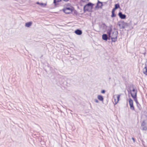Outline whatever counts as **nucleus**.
<instances>
[{"instance_id": "obj_33", "label": "nucleus", "mask_w": 147, "mask_h": 147, "mask_svg": "<svg viewBox=\"0 0 147 147\" xmlns=\"http://www.w3.org/2000/svg\"><path fill=\"white\" fill-rule=\"evenodd\" d=\"M109 79H111V78H109Z\"/></svg>"}, {"instance_id": "obj_8", "label": "nucleus", "mask_w": 147, "mask_h": 147, "mask_svg": "<svg viewBox=\"0 0 147 147\" xmlns=\"http://www.w3.org/2000/svg\"><path fill=\"white\" fill-rule=\"evenodd\" d=\"M112 26L110 25L108 26V28L107 30V33L108 35L110 36V35L111 34V31H112Z\"/></svg>"}, {"instance_id": "obj_1", "label": "nucleus", "mask_w": 147, "mask_h": 147, "mask_svg": "<svg viewBox=\"0 0 147 147\" xmlns=\"http://www.w3.org/2000/svg\"><path fill=\"white\" fill-rule=\"evenodd\" d=\"M94 5V4L91 2H89L85 5L84 7L83 10L84 12H85L86 11H89V8H91V9H92Z\"/></svg>"}, {"instance_id": "obj_4", "label": "nucleus", "mask_w": 147, "mask_h": 147, "mask_svg": "<svg viewBox=\"0 0 147 147\" xmlns=\"http://www.w3.org/2000/svg\"><path fill=\"white\" fill-rule=\"evenodd\" d=\"M117 24L120 27V29H124L126 26H128V24L127 23L123 21L118 22Z\"/></svg>"}, {"instance_id": "obj_6", "label": "nucleus", "mask_w": 147, "mask_h": 147, "mask_svg": "<svg viewBox=\"0 0 147 147\" xmlns=\"http://www.w3.org/2000/svg\"><path fill=\"white\" fill-rule=\"evenodd\" d=\"M129 102L130 109L132 110H134L135 109L133 105V101L132 99L130 98L129 99Z\"/></svg>"}, {"instance_id": "obj_22", "label": "nucleus", "mask_w": 147, "mask_h": 147, "mask_svg": "<svg viewBox=\"0 0 147 147\" xmlns=\"http://www.w3.org/2000/svg\"><path fill=\"white\" fill-rule=\"evenodd\" d=\"M111 13H112V15L111 16V17H112V18L115 17L116 16V15L115 13V12H111Z\"/></svg>"}, {"instance_id": "obj_9", "label": "nucleus", "mask_w": 147, "mask_h": 147, "mask_svg": "<svg viewBox=\"0 0 147 147\" xmlns=\"http://www.w3.org/2000/svg\"><path fill=\"white\" fill-rule=\"evenodd\" d=\"M118 16L119 18L121 19H125L126 18V16L125 14H123L120 11L118 13Z\"/></svg>"}, {"instance_id": "obj_14", "label": "nucleus", "mask_w": 147, "mask_h": 147, "mask_svg": "<svg viewBox=\"0 0 147 147\" xmlns=\"http://www.w3.org/2000/svg\"><path fill=\"white\" fill-rule=\"evenodd\" d=\"M32 22H30L26 23L25 26L27 27H29L32 25Z\"/></svg>"}, {"instance_id": "obj_11", "label": "nucleus", "mask_w": 147, "mask_h": 147, "mask_svg": "<svg viewBox=\"0 0 147 147\" xmlns=\"http://www.w3.org/2000/svg\"><path fill=\"white\" fill-rule=\"evenodd\" d=\"M102 38L103 40L107 41L108 40V37L106 34H103L102 36Z\"/></svg>"}, {"instance_id": "obj_25", "label": "nucleus", "mask_w": 147, "mask_h": 147, "mask_svg": "<svg viewBox=\"0 0 147 147\" xmlns=\"http://www.w3.org/2000/svg\"><path fill=\"white\" fill-rule=\"evenodd\" d=\"M74 14H75L76 15H77V11H76V10H74Z\"/></svg>"}, {"instance_id": "obj_21", "label": "nucleus", "mask_w": 147, "mask_h": 147, "mask_svg": "<svg viewBox=\"0 0 147 147\" xmlns=\"http://www.w3.org/2000/svg\"><path fill=\"white\" fill-rule=\"evenodd\" d=\"M101 26L104 29L106 28V27H107L105 23H103L101 25Z\"/></svg>"}, {"instance_id": "obj_16", "label": "nucleus", "mask_w": 147, "mask_h": 147, "mask_svg": "<svg viewBox=\"0 0 147 147\" xmlns=\"http://www.w3.org/2000/svg\"><path fill=\"white\" fill-rule=\"evenodd\" d=\"M98 98L100 101H103L104 98L101 95H98Z\"/></svg>"}, {"instance_id": "obj_30", "label": "nucleus", "mask_w": 147, "mask_h": 147, "mask_svg": "<svg viewBox=\"0 0 147 147\" xmlns=\"http://www.w3.org/2000/svg\"><path fill=\"white\" fill-rule=\"evenodd\" d=\"M81 1H82V2H85L86 1H89V0H81Z\"/></svg>"}, {"instance_id": "obj_3", "label": "nucleus", "mask_w": 147, "mask_h": 147, "mask_svg": "<svg viewBox=\"0 0 147 147\" xmlns=\"http://www.w3.org/2000/svg\"><path fill=\"white\" fill-rule=\"evenodd\" d=\"M131 97L133 98L134 100L135 101L138 107L140 110L141 106L137 100V96H136V93L134 95L133 93L131 92Z\"/></svg>"}, {"instance_id": "obj_5", "label": "nucleus", "mask_w": 147, "mask_h": 147, "mask_svg": "<svg viewBox=\"0 0 147 147\" xmlns=\"http://www.w3.org/2000/svg\"><path fill=\"white\" fill-rule=\"evenodd\" d=\"M63 11L66 14H69L71 13L73 11L72 8L66 7L63 9Z\"/></svg>"}, {"instance_id": "obj_23", "label": "nucleus", "mask_w": 147, "mask_h": 147, "mask_svg": "<svg viewBox=\"0 0 147 147\" xmlns=\"http://www.w3.org/2000/svg\"><path fill=\"white\" fill-rule=\"evenodd\" d=\"M107 36H108V40H110L111 39L112 36L111 35V34L110 35V36H109V35H108Z\"/></svg>"}, {"instance_id": "obj_10", "label": "nucleus", "mask_w": 147, "mask_h": 147, "mask_svg": "<svg viewBox=\"0 0 147 147\" xmlns=\"http://www.w3.org/2000/svg\"><path fill=\"white\" fill-rule=\"evenodd\" d=\"M132 88H133V89L132 90H130V93L131 92L133 94H134V95L136 93V94H137V90L135 88H134V86L133 85H132Z\"/></svg>"}, {"instance_id": "obj_29", "label": "nucleus", "mask_w": 147, "mask_h": 147, "mask_svg": "<svg viewBox=\"0 0 147 147\" xmlns=\"http://www.w3.org/2000/svg\"><path fill=\"white\" fill-rule=\"evenodd\" d=\"M132 139L133 140L134 142H135V138H134L132 137Z\"/></svg>"}, {"instance_id": "obj_28", "label": "nucleus", "mask_w": 147, "mask_h": 147, "mask_svg": "<svg viewBox=\"0 0 147 147\" xmlns=\"http://www.w3.org/2000/svg\"><path fill=\"white\" fill-rule=\"evenodd\" d=\"M94 100L95 102L96 103H98L99 102V101L98 100L96 99H95Z\"/></svg>"}, {"instance_id": "obj_31", "label": "nucleus", "mask_w": 147, "mask_h": 147, "mask_svg": "<svg viewBox=\"0 0 147 147\" xmlns=\"http://www.w3.org/2000/svg\"><path fill=\"white\" fill-rule=\"evenodd\" d=\"M114 99L115 102V103L116 102V101H117V100L115 98Z\"/></svg>"}, {"instance_id": "obj_13", "label": "nucleus", "mask_w": 147, "mask_h": 147, "mask_svg": "<svg viewBox=\"0 0 147 147\" xmlns=\"http://www.w3.org/2000/svg\"><path fill=\"white\" fill-rule=\"evenodd\" d=\"M75 33L78 35H80L82 33V32L81 30L77 29L75 31Z\"/></svg>"}, {"instance_id": "obj_32", "label": "nucleus", "mask_w": 147, "mask_h": 147, "mask_svg": "<svg viewBox=\"0 0 147 147\" xmlns=\"http://www.w3.org/2000/svg\"><path fill=\"white\" fill-rule=\"evenodd\" d=\"M63 0L65 2H67L68 1H69V0Z\"/></svg>"}, {"instance_id": "obj_12", "label": "nucleus", "mask_w": 147, "mask_h": 147, "mask_svg": "<svg viewBox=\"0 0 147 147\" xmlns=\"http://www.w3.org/2000/svg\"><path fill=\"white\" fill-rule=\"evenodd\" d=\"M143 72L144 74L147 76V65L145 64V66L143 69Z\"/></svg>"}, {"instance_id": "obj_20", "label": "nucleus", "mask_w": 147, "mask_h": 147, "mask_svg": "<svg viewBox=\"0 0 147 147\" xmlns=\"http://www.w3.org/2000/svg\"><path fill=\"white\" fill-rule=\"evenodd\" d=\"M141 129L143 130H146L147 129V127L145 126H141Z\"/></svg>"}, {"instance_id": "obj_7", "label": "nucleus", "mask_w": 147, "mask_h": 147, "mask_svg": "<svg viewBox=\"0 0 147 147\" xmlns=\"http://www.w3.org/2000/svg\"><path fill=\"white\" fill-rule=\"evenodd\" d=\"M102 3V2L100 1L99 0H98L95 8H102V6H103Z\"/></svg>"}, {"instance_id": "obj_2", "label": "nucleus", "mask_w": 147, "mask_h": 147, "mask_svg": "<svg viewBox=\"0 0 147 147\" xmlns=\"http://www.w3.org/2000/svg\"><path fill=\"white\" fill-rule=\"evenodd\" d=\"M118 34L117 31L114 32H112L111 35V40L112 42H115L117 41V38Z\"/></svg>"}, {"instance_id": "obj_17", "label": "nucleus", "mask_w": 147, "mask_h": 147, "mask_svg": "<svg viewBox=\"0 0 147 147\" xmlns=\"http://www.w3.org/2000/svg\"><path fill=\"white\" fill-rule=\"evenodd\" d=\"M116 96L117 100L116 101V103L115 104V105L116 104L118 103V102L119 100V98L120 97V95H116Z\"/></svg>"}, {"instance_id": "obj_26", "label": "nucleus", "mask_w": 147, "mask_h": 147, "mask_svg": "<svg viewBox=\"0 0 147 147\" xmlns=\"http://www.w3.org/2000/svg\"><path fill=\"white\" fill-rule=\"evenodd\" d=\"M101 93L102 94H104L105 92V90H102L101 91Z\"/></svg>"}, {"instance_id": "obj_24", "label": "nucleus", "mask_w": 147, "mask_h": 147, "mask_svg": "<svg viewBox=\"0 0 147 147\" xmlns=\"http://www.w3.org/2000/svg\"><path fill=\"white\" fill-rule=\"evenodd\" d=\"M145 123L144 121L142 122V123L141 126H145Z\"/></svg>"}, {"instance_id": "obj_27", "label": "nucleus", "mask_w": 147, "mask_h": 147, "mask_svg": "<svg viewBox=\"0 0 147 147\" xmlns=\"http://www.w3.org/2000/svg\"><path fill=\"white\" fill-rule=\"evenodd\" d=\"M117 9H115V8H114L112 10V12H115V10Z\"/></svg>"}, {"instance_id": "obj_15", "label": "nucleus", "mask_w": 147, "mask_h": 147, "mask_svg": "<svg viewBox=\"0 0 147 147\" xmlns=\"http://www.w3.org/2000/svg\"><path fill=\"white\" fill-rule=\"evenodd\" d=\"M36 4L39 5L42 7H45L47 5L46 3H39L38 2H37L36 3Z\"/></svg>"}, {"instance_id": "obj_18", "label": "nucleus", "mask_w": 147, "mask_h": 147, "mask_svg": "<svg viewBox=\"0 0 147 147\" xmlns=\"http://www.w3.org/2000/svg\"><path fill=\"white\" fill-rule=\"evenodd\" d=\"M61 0H54L53 3L55 5H56L58 4L57 3L61 1Z\"/></svg>"}, {"instance_id": "obj_19", "label": "nucleus", "mask_w": 147, "mask_h": 147, "mask_svg": "<svg viewBox=\"0 0 147 147\" xmlns=\"http://www.w3.org/2000/svg\"><path fill=\"white\" fill-rule=\"evenodd\" d=\"M115 9H117L120 7V5L119 4L117 3L115 4Z\"/></svg>"}]
</instances>
